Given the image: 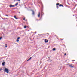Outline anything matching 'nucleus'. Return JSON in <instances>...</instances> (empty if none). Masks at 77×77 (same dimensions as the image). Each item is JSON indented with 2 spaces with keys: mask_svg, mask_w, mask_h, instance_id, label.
<instances>
[{
  "mask_svg": "<svg viewBox=\"0 0 77 77\" xmlns=\"http://www.w3.org/2000/svg\"><path fill=\"white\" fill-rule=\"evenodd\" d=\"M36 21H39V20L38 19H36Z\"/></svg>",
  "mask_w": 77,
  "mask_h": 77,
  "instance_id": "20",
  "label": "nucleus"
},
{
  "mask_svg": "<svg viewBox=\"0 0 77 77\" xmlns=\"http://www.w3.org/2000/svg\"><path fill=\"white\" fill-rule=\"evenodd\" d=\"M18 4V3H16V4H15V6H17Z\"/></svg>",
  "mask_w": 77,
  "mask_h": 77,
  "instance_id": "11",
  "label": "nucleus"
},
{
  "mask_svg": "<svg viewBox=\"0 0 77 77\" xmlns=\"http://www.w3.org/2000/svg\"><path fill=\"white\" fill-rule=\"evenodd\" d=\"M5 71H5V72H6L7 73H9V70H8V69H7V68H5Z\"/></svg>",
  "mask_w": 77,
  "mask_h": 77,
  "instance_id": "2",
  "label": "nucleus"
},
{
  "mask_svg": "<svg viewBox=\"0 0 77 77\" xmlns=\"http://www.w3.org/2000/svg\"><path fill=\"white\" fill-rule=\"evenodd\" d=\"M58 5H59V6L60 7L62 6V7H63V5L62 4H60L59 5V3H58L56 4V6H57V9H58L59 8V7H58Z\"/></svg>",
  "mask_w": 77,
  "mask_h": 77,
  "instance_id": "1",
  "label": "nucleus"
},
{
  "mask_svg": "<svg viewBox=\"0 0 77 77\" xmlns=\"http://www.w3.org/2000/svg\"><path fill=\"white\" fill-rule=\"evenodd\" d=\"M38 17H40V12H39L38 14Z\"/></svg>",
  "mask_w": 77,
  "mask_h": 77,
  "instance_id": "5",
  "label": "nucleus"
},
{
  "mask_svg": "<svg viewBox=\"0 0 77 77\" xmlns=\"http://www.w3.org/2000/svg\"><path fill=\"white\" fill-rule=\"evenodd\" d=\"M10 8H11V7H15V5H10L9 6Z\"/></svg>",
  "mask_w": 77,
  "mask_h": 77,
  "instance_id": "4",
  "label": "nucleus"
},
{
  "mask_svg": "<svg viewBox=\"0 0 77 77\" xmlns=\"http://www.w3.org/2000/svg\"><path fill=\"white\" fill-rule=\"evenodd\" d=\"M2 37H0V40H1V39H2Z\"/></svg>",
  "mask_w": 77,
  "mask_h": 77,
  "instance_id": "18",
  "label": "nucleus"
},
{
  "mask_svg": "<svg viewBox=\"0 0 77 77\" xmlns=\"http://www.w3.org/2000/svg\"><path fill=\"white\" fill-rule=\"evenodd\" d=\"M17 1H19V2H20V0H17Z\"/></svg>",
  "mask_w": 77,
  "mask_h": 77,
  "instance_id": "23",
  "label": "nucleus"
},
{
  "mask_svg": "<svg viewBox=\"0 0 77 77\" xmlns=\"http://www.w3.org/2000/svg\"><path fill=\"white\" fill-rule=\"evenodd\" d=\"M66 53H65L64 54V56H66Z\"/></svg>",
  "mask_w": 77,
  "mask_h": 77,
  "instance_id": "19",
  "label": "nucleus"
},
{
  "mask_svg": "<svg viewBox=\"0 0 77 77\" xmlns=\"http://www.w3.org/2000/svg\"><path fill=\"white\" fill-rule=\"evenodd\" d=\"M63 39H61L60 40H61L62 41V40H63Z\"/></svg>",
  "mask_w": 77,
  "mask_h": 77,
  "instance_id": "21",
  "label": "nucleus"
},
{
  "mask_svg": "<svg viewBox=\"0 0 77 77\" xmlns=\"http://www.w3.org/2000/svg\"><path fill=\"white\" fill-rule=\"evenodd\" d=\"M20 39V37H18L17 38V39Z\"/></svg>",
  "mask_w": 77,
  "mask_h": 77,
  "instance_id": "14",
  "label": "nucleus"
},
{
  "mask_svg": "<svg viewBox=\"0 0 77 77\" xmlns=\"http://www.w3.org/2000/svg\"><path fill=\"white\" fill-rule=\"evenodd\" d=\"M32 15H35V12H34V11H32Z\"/></svg>",
  "mask_w": 77,
  "mask_h": 77,
  "instance_id": "8",
  "label": "nucleus"
},
{
  "mask_svg": "<svg viewBox=\"0 0 77 77\" xmlns=\"http://www.w3.org/2000/svg\"><path fill=\"white\" fill-rule=\"evenodd\" d=\"M25 18H23V20H25Z\"/></svg>",
  "mask_w": 77,
  "mask_h": 77,
  "instance_id": "22",
  "label": "nucleus"
},
{
  "mask_svg": "<svg viewBox=\"0 0 77 77\" xmlns=\"http://www.w3.org/2000/svg\"><path fill=\"white\" fill-rule=\"evenodd\" d=\"M32 57H30V58L29 59H30H30H32Z\"/></svg>",
  "mask_w": 77,
  "mask_h": 77,
  "instance_id": "17",
  "label": "nucleus"
},
{
  "mask_svg": "<svg viewBox=\"0 0 77 77\" xmlns=\"http://www.w3.org/2000/svg\"><path fill=\"white\" fill-rule=\"evenodd\" d=\"M69 66L71 67V68H73L74 67L73 66H72L71 65H69Z\"/></svg>",
  "mask_w": 77,
  "mask_h": 77,
  "instance_id": "6",
  "label": "nucleus"
},
{
  "mask_svg": "<svg viewBox=\"0 0 77 77\" xmlns=\"http://www.w3.org/2000/svg\"><path fill=\"white\" fill-rule=\"evenodd\" d=\"M47 34H48V35H49L48 33H47Z\"/></svg>",
  "mask_w": 77,
  "mask_h": 77,
  "instance_id": "31",
  "label": "nucleus"
},
{
  "mask_svg": "<svg viewBox=\"0 0 77 77\" xmlns=\"http://www.w3.org/2000/svg\"><path fill=\"white\" fill-rule=\"evenodd\" d=\"M26 27H27V26H24V29H26Z\"/></svg>",
  "mask_w": 77,
  "mask_h": 77,
  "instance_id": "12",
  "label": "nucleus"
},
{
  "mask_svg": "<svg viewBox=\"0 0 77 77\" xmlns=\"http://www.w3.org/2000/svg\"><path fill=\"white\" fill-rule=\"evenodd\" d=\"M28 61H29L28 60H27V62H28Z\"/></svg>",
  "mask_w": 77,
  "mask_h": 77,
  "instance_id": "30",
  "label": "nucleus"
},
{
  "mask_svg": "<svg viewBox=\"0 0 77 77\" xmlns=\"http://www.w3.org/2000/svg\"><path fill=\"white\" fill-rule=\"evenodd\" d=\"M32 57H30V58L29 59H30H30H32Z\"/></svg>",
  "mask_w": 77,
  "mask_h": 77,
  "instance_id": "16",
  "label": "nucleus"
},
{
  "mask_svg": "<svg viewBox=\"0 0 77 77\" xmlns=\"http://www.w3.org/2000/svg\"><path fill=\"white\" fill-rule=\"evenodd\" d=\"M5 62H4L2 63V65L3 66H4V65H5Z\"/></svg>",
  "mask_w": 77,
  "mask_h": 77,
  "instance_id": "7",
  "label": "nucleus"
},
{
  "mask_svg": "<svg viewBox=\"0 0 77 77\" xmlns=\"http://www.w3.org/2000/svg\"><path fill=\"white\" fill-rule=\"evenodd\" d=\"M16 41L17 42H19V40L18 39H17V40H16Z\"/></svg>",
  "mask_w": 77,
  "mask_h": 77,
  "instance_id": "15",
  "label": "nucleus"
},
{
  "mask_svg": "<svg viewBox=\"0 0 77 77\" xmlns=\"http://www.w3.org/2000/svg\"><path fill=\"white\" fill-rule=\"evenodd\" d=\"M28 60H29V61L30 60V59H29Z\"/></svg>",
  "mask_w": 77,
  "mask_h": 77,
  "instance_id": "28",
  "label": "nucleus"
},
{
  "mask_svg": "<svg viewBox=\"0 0 77 77\" xmlns=\"http://www.w3.org/2000/svg\"><path fill=\"white\" fill-rule=\"evenodd\" d=\"M52 50H53V51L56 50V48H53Z\"/></svg>",
  "mask_w": 77,
  "mask_h": 77,
  "instance_id": "9",
  "label": "nucleus"
},
{
  "mask_svg": "<svg viewBox=\"0 0 77 77\" xmlns=\"http://www.w3.org/2000/svg\"><path fill=\"white\" fill-rule=\"evenodd\" d=\"M5 47H8V46H6Z\"/></svg>",
  "mask_w": 77,
  "mask_h": 77,
  "instance_id": "27",
  "label": "nucleus"
},
{
  "mask_svg": "<svg viewBox=\"0 0 77 77\" xmlns=\"http://www.w3.org/2000/svg\"><path fill=\"white\" fill-rule=\"evenodd\" d=\"M7 45V44H5V45Z\"/></svg>",
  "mask_w": 77,
  "mask_h": 77,
  "instance_id": "29",
  "label": "nucleus"
},
{
  "mask_svg": "<svg viewBox=\"0 0 77 77\" xmlns=\"http://www.w3.org/2000/svg\"><path fill=\"white\" fill-rule=\"evenodd\" d=\"M14 17L15 18V19L17 20V18L16 17V16H14Z\"/></svg>",
  "mask_w": 77,
  "mask_h": 77,
  "instance_id": "10",
  "label": "nucleus"
},
{
  "mask_svg": "<svg viewBox=\"0 0 77 77\" xmlns=\"http://www.w3.org/2000/svg\"><path fill=\"white\" fill-rule=\"evenodd\" d=\"M2 69H0V71H1Z\"/></svg>",
  "mask_w": 77,
  "mask_h": 77,
  "instance_id": "26",
  "label": "nucleus"
},
{
  "mask_svg": "<svg viewBox=\"0 0 77 77\" xmlns=\"http://www.w3.org/2000/svg\"><path fill=\"white\" fill-rule=\"evenodd\" d=\"M74 61H75V60H73L72 61V62H74Z\"/></svg>",
  "mask_w": 77,
  "mask_h": 77,
  "instance_id": "24",
  "label": "nucleus"
},
{
  "mask_svg": "<svg viewBox=\"0 0 77 77\" xmlns=\"http://www.w3.org/2000/svg\"><path fill=\"white\" fill-rule=\"evenodd\" d=\"M44 14V13H42V14H41V15H42H42H43Z\"/></svg>",
  "mask_w": 77,
  "mask_h": 77,
  "instance_id": "13",
  "label": "nucleus"
},
{
  "mask_svg": "<svg viewBox=\"0 0 77 77\" xmlns=\"http://www.w3.org/2000/svg\"><path fill=\"white\" fill-rule=\"evenodd\" d=\"M45 43H47V42H48V40H47L46 39H45Z\"/></svg>",
  "mask_w": 77,
  "mask_h": 77,
  "instance_id": "3",
  "label": "nucleus"
},
{
  "mask_svg": "<svg viewBox=\"0 0 77 77\" xmlns=\"http://www.w3.org/2000/svg\"><path fill=\"white\" fill-rule=\"evenodd\" d=\"M6 16H7V17H8V15H6Z\"/></svg>",
  "mask_w": 77,
  "mask_h": 77,
  "instance_id": "25",
  "label": "nucleus"
}]
</instances>
